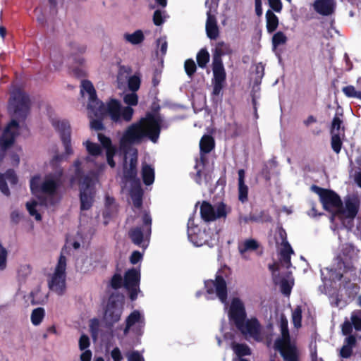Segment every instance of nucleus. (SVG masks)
Segmentation results:
<instances>
[{
  "label": "nucleus",
  "instance_id": "5fc2aeb1",
  "mask_svg": "<svg viewBox=\"0 0 361 361\" xmlns=\"http://www.w3.org/2000/svg\"><path fill=\"white\" fill-rule=\"evenodd\" d=\"M7 255L6 249L0 243V270H4L6 267Z\"/></svg>",
  "mask_w": 361,
  "mask_h": 361
},
{
  "label": "nucleus",
  "instance_id": "a19ab883",
  "mask_svg": "<svg viewBox=\"0 0 361 361\" xmlns=\"http://www.w3.org/2000/svg\"><path fill=\"white\" fill-rule=\"evenodd\" d=\"M209 54L206 49H202L197 54V62L199 67L204 68L209 61Z\"/></svg>",
  "mask_w": 361,
  "mask_h": 361
},
{
  "label": "nucleus",
  "instance_id": "774afa93",
  "mask_svg": "<svg viewBox=\"0 0 361 361\" xmlns=\"http://www.w3.org/2000/svg\"><path fill=\"white\" fill-rule=\"evenodd\" d=\"M92 353L90 350H85L80 355L81 361H91Z\"/></svg>",
  "mask_w": 361,
  "mask_h": 361
},
{
  "label": "nucleus",
  "instance_id": "39448f33",
  "mask_svg": "<svg viewBox=\"0 0 361 361\" xmlns=\"http://www.w3.org/2000/svg\"><path fill=\"white\" fill-rule=\"evenodd\" d=\"M81 97L87 102V114L92 117L100 116L109 112L111 119L115 123L130 122L134 110L130 107L121 106V103L116 99H111L104 104L97 99L93 85L89 80H82L80 85Z\"/></svg>",
  "mask_w": 361,
  "mask_h": 361
},
{
  "label": "nucleus",
  "instance_id": "69168bd1",
  "mask_svg": "<svg viewBox=\"0 0 361 361\" xmlns=\"http://www.w3.org/2000/svg\"><path fill=\"white\" fill-rule=\"evenodd\" d=\"M238 221H239V224L242 225V224H248L251 221H255L256 218L252 214H249V215H246V216H240Z\"/></svg>",
  "mask_w": 361,
  "mask_h": 361
},
{
  "label": "nucleus",
  "instance_id": "4468645a",
  "mask_svg": "<svg viewBox=\"0 0 361 361\" xmlns=\"http://www.w3.org/2000/svg\"><path fill=\"white\" fill-rule=\"evenodd\" d=\"M66 259L61 255L56 268L48 279V286L51 290L58 295H62L66 288Z\"/></svg>",
  "mask_w": 361,
  "mask_h": 361
},
{
  "label": "nucleus",
  "instance_id": "5701e85b",
  "mask_svg": "<svg viewBox=\"0 0 361 361\" xmlns=\"http://www.w3.org/2000/svg\"><path fill=\"white\" fill-rule=\"evenodd\" d=\"M317 13L322 16H331L335 11L336 2L335 0H316L313 4Z\"/></svg>",
  "mask_w": 361,
  "mask_h": 361
},
{
  "label": "nucleus",
  "instance_id": "2eb2a0df",
  "mask_svg": "<svg viewBox=\"0 0 361 361\" xmlns=\"http://www.w3.org/2000/svg\"><path fill=\"white\" fill-rule=\"evenodd\" d=\"M231 211V207L224 202L212 205L207 202H203L200 206L201 217L206 222L225 219Z\"/></svg>",
  "mask_w": 361,
  "mask_h": 361
},
{
  "label": "nucleus",
  "instance_id": "a18cd8bd",
  "mask_svg": "<svg viewBox=\"0 0 361 361\" xmlns=\"http://www.w3.org/2000/svg\"><path fill=\"white\" fill-rule=\"evenodd\" d=\"M286 40L287 37L283 32L279 31L275 33L272 37L274 49H275L278 46L285 44Z\"/></svg>",
  "mask_w": 361,
  "mask_h": 361
},
{
  "label": "nucleus",
  "instance_id": "e433bc0d",
  "mask_svg": "<svg viewBox=\"0 0 361 361\" xmlns=\"http://www.w3.org/2000/svg\"><path fill=\"white\" fill-rule=\"evenodd\" d=\"M214 147V141L209 135H204L200 142L201 153H209Z\"/></svg>",
  "mask_w": 361,
  "mask_h": 361
},
{
  "label": "nucleus",
  "instance_id": "393cba45",
  "mask_svg": "<svg viewBox=\"0 0 361 361\" xmlns=\"http://www.w3.org/2000/svg\"><path fill=\"white\" fill-rule=\"evenodd\" d=\"M98 139L103 145L104 147L106 149V160L109 165L114 168L116 165L113 157L115 154V148L111 145V140L102 135V133H98Z\"/></svg>",
  "mask_w": 361,
  "mask_h": 361
},
{
  "label": "nucleus",
  "instance_id": "7ed1b4c3",
  "mask_svg": "<svg viewBox=\"0 0 361 361\" xmlns=\"http://www.w3.org/2000/svg\"><path fill=\"white\" fill-rule=\"evenodd\" d=\"M311 190L319 195L324 209L332 213V223L337 224V221H339L343 227L352 228L360 207V201L357 197H346L343 204L340 197L331 190L316 185L312 186Z\"/></svg>",
  "mask_w": 361,
  "mask_h": 361
},
{
  "label": "nucleus",
  "instance_id": "58836bf2",
  "mask_svg": "<svg viewBox=\"0 0 361 361\" xmlns=\"http://www.w3.org/2000/svg\"><path fill=\"white\" fill-rule=\"evenodd\" d=\"M45 315V311L42 307H37L32 310L31 314V322L33 325H39L43 320Z\"/></svg>",
  "mask_w": 361,
  "mask_h": 361
},
{
  "label": "nucleus",
  "instance_id": "9d476101",
  "mask_svg": "<svg viewBox=\"0 0 361 361\" xmlns=\"http://www.w3.org/2000/svg\"><path fill=\"white\" fill-rule=\"evenodd\" d=\"M188 236L189 240L197 247L206 244L209 247H212L219 239L217 231L207 232L206 228L203 229L199 228L195 225L192 218H190L188 222Z\"/></svg>",
  "mask_w": 361,
  "mask_h": 361
},
{
  "label": "nucleus",
  "instance_id": "f257e3e1",
  "mask_svg": "<svg viewBox=\"0 0 361 361\" xmlns=\"http://www.w3.org/2000/svg\"><path fill=\"white\" fill-rule=\"evenodd\" d=\"M161 124L160 116L147 114L138 122L129 126L120 139V150L123 153V190L129 192L135 208H140L142 205L143 192L140 181L137 178V150L133 145L140 143L145 137L154 143L157 142Z\"/></svg>",
  "mask_w": 361,
  "mask_h": 361
},
{
  "label": "nucleus",
  "instance_id": "ea45409f",
  "mask_svg": "<svg viewBox=\"0 0 361 361\" xmlns=\"http://www.w3.org/2000/svg\"><path fill=\"white\" fill-rule=\"evenodd\" d=\"M232 349L239 357L249 355L251 353L250 348L245 344L233 343Z\"/></svg>",
  "mask_w": 361,
  "mask_h": 361
},
{
  "label": "nucleus",
  "instance_id": "4c0bfd02",
  "mask_svg": "<svg viewBox=\"0 0 361 361\" xmlns=\"http://www.w3.org/2000/svg\"><path fill=\"white\" fill-rule=\"evenodd\" d=\"M231 52L229 47L223 42H218L215 47V51L213 56V60L218 59L219 62L221 61V57L223 55L228 54Z\"/></svg>",
  "mask_w": 361,
  "mask_h": 361
},
{
  "label": "nucleus",
  "instance_id": "f03ea898",
  "mask_svg": "<svg viewBox=\"0 0 361 361\" xmlns=\"http://www.w3.org/2000/svg\"><path fill=\"white\" fill-rule=\"evenodd\" d=\"M56 169L54 172L49 173L43 178L35 176L30 179L32 193L38 197L39 202L32 200L26 203V207L29 214L37 221L42 219L40 209L43 205L52 206L59 201V190L62 184L63 170L61 167Z\"/></svg>",
  "mask_w": 361,
  "mask_h": 361
},
{
  "label": "nucleus",
  "instance_id": "338daca9",
  "mask_svg": "<svg viewBox=\"0 0 361 361\" xmlns=\"http://www.w3.org/2000/svg\"><path fill=\"white\" fill-rule=\"evenodd\" d=\"M352 322H350L349 321H346L343 323L342 325V332L344 335H348L352 332Z\"/></svg>",
  "mask_w": 361,
  "mask_h": 361
},
{
  "label": "nucleus",
  "instance_id": "0eeeda50",
  "mask_svg": "<svg viewBox=\"0 0 361 361\" xmlns=\"http://www.w3.org/2000/svg\"><path fill=\"white\" fill-rule=\"evenodd\" d=\"M280 330L281 336L276 339L274 348L279 352L284 361H299V350L295 341L290 339L288 320L283 317L281 318Z\"/></svg>",
  "mask_w": 361,
  "mask_h": 361
},
{
  "label": "nucleus",
  "instance_id": "412c9836",
  "mask_svg": "<svg viewBox=\"0 0 361 361\" xmlns=\"http://www.w3.org/2000/svg\"><path fill=\"white\" fill-rule=\"evenodd\" d=\"M126 322L124 334H127L130 329H133L137 334H140L145 324L144 314L138 310H134L127 317Z\"/></svg>",
  "mask_w": 361,
  "mask_h": 361
},
{
  "label": "nucleus",
  "instance_id": "c85d7f7f",
  "mask_svg": "<svg viewBox=\"0 0 361 361\" xmlns=\"http://www.w3.org/2000/svg\"><path fill=\"white\" fill-rule=\"evenodd\" d=\"M206 32L208 37L214 39L219 35V29L214 16L207 12V20L206 23Z\"/></svg>",
  "mask_w": 361,
  "mask_h": 361
},
{
  "label": "nucleus",
  "instance_id": "6e6552de",
  "mask_svg": "<svg viewBox=\"0 0 361 361\" xmlns=\"http://www.w3.org/2000/svg\"><path fill=\"white\" fill-rule=\"evenodd\" d=\"M333 229L334 231H336V229L338 230V239L341 242V250L345 258H341V262L338 263V271L329 269L328 268H326L324 269H322L321 272L322 276L323 277V276L324 275V272L326 271L330 275L329 280L335 281L341 280V279L343 277V274L347 272V270H350L351 266L349 264L347 260L348 258L350 259L352 257V255L354 253V247L350 243H343L341 238V234H348L350 229L343 227L342 226H341V228L336 226L335 228H333Z\"/></svg>",
  "mask_w": 361,
  "mask_h": 361
},
{
  "label": "nucleus",
  "instance_id": "aec40b11",
  "mask_svg": "<svg viewBox=\"0 0 361 361\" xmlns=\"http://www.w3.org/2000/svg\"><path fill=\"white\" fill-rule=\"evenodd\" d=\"M228 314L229 319L235 326L240 324L246 318V312L243 302L238 298H233Z\"/></svg>",
  "mask_w": 361,
  "mask_h": 361
},
{
  "label": "nucleus",
  "instance_id": "13d9d810",
  "mask_svg": "<svg viewBox=\"0 0 361 361\" xmlns=\"http://www.w3.org/2000/svg\"><path fill=\"white\" fill-rule=\"evenodd\" d=\"M113 198L107 197L106 200V209L103 214L104 217L110 215L109 211L115 209L114 202Z\"/></svg>",
  "mask_w": 361,
  "mask_h": 361
},
{
  "label": "nucleus",
  "instance_id": "bb28decb",
  "mask_svg": "<svg viewBox=\"0 0 361 361\" xmlns=\"http://www.w3.org/2000/svg\"><path fill=\"white\" fill-rule=\"evenodd\" d=\"M342 92L348 98L361 100V77L357 79L356 86L347 85L342 88Z\"/></svg>",
  "mask_w": 361,
  "mask_h": 361
},
{
  "label": "nucleus",
  "instance_id": "423d86ee",
  "mask_svg": "<svg viewBox=\"0 0 361 361\" xmlns=\"http://www.w3.org/2000/svg\"><path fill=\"white\" fill-rule=\"evenodd\" d=\"M82 162L76 160L72 166L74 170V176L71 181H78L80 185V200L81 211L89 210L94 201L95 188L94 186L98 182V174L95 171H91L84 175L82 170Z\"/></svg>",
  "mask_w": 361,
  "mask_h": 361
},
{
  "label": "nucleus",
  "instance_id": "8fccbe9b",
  "mask_svg": "<svg viewBox=\"0 0 361 361\" xmlns=\"http://www.w3.org/2000/svg\"><path fill=\"white\" fill-rule=\"evenodd\" d=\"M302 310L298 306L292 312V320L295 328L301 326Z\"/></svg>",
  "mask_w": 361,
  "mask_h": 361
},
{
  "label": "nucleus",
  "instance_id": "49530a36",
  "mask_svg": "<svg viewBox=\"0 0 361 361\" xmlns=\"http://www.w3.org/2000/svg\"><path fill=\"white\" fill-rule=\"evenodd\" d=\"M123 101L126 104L128 105V107H130L133 109V108L130 106H135L137 104L138 97H137V94L135 92H133L131 93L125 94L123 97ZM121 106L122 108L124 107V106H122L121 104Z\"/></svg>",
  "mask_w": 361,
  "mask_h": 361
},
{
  "label": "nucleus",
  "instance_id": "6e6d98bb",
  "mask_svg": "<svg viewBox=\"0 0 361 361\" xmlns=\"http://www.w3.org/2000/svg\"><path fill=\"white\" fill-rule=\"evenodd\" d=\"M90 345V341L87 335H81L79 339V348L81 351L85 350H89L88 348Z\"/></svg>",
  "mask_w": 361,
  "mask_h": 361
},
{
  "label": "nucleus",
  "instance_id": "c756f323",
  "mask_svg": "<svg viewBox=\"0 0 361 361\" xmlns=\"http://www.w3.org/2000/svg\"><path fill=\"white\" fill-rule=\"evenodd\" d=\"M259 247L258 243L254 239H247L238 245V250L244 259H248L247 253L254 251Z\"/></svg>",
  "mask_w": 361,
  "mask_h": 361
},
{
  "label": "nucleus",
  "instance_id": "6ab92c4d",
  "mask_svg": "<svg viewBox=\"0 0 361 361\" xmlns=\"http://www.w3.org/2000/svg\"><path fill=\"white\" fill-rule=\"evenodd\" d=\"M278 234L281 240L279 248V261L281 265L290 267V257L293 254V250L287 241L286 233L283 228L279 229Z\"/></svg>",
  "mask_w": 361,
  "mask_h": 361
},
{
  "label": "nucleus",
  "instance_id": "e2e57ef3",
  "mask_svg": "<svg viewBox=\"0 0 361 361\" xmlns=\"http://www.w3.org/2000/svg\"><path fill=\"white\" fill-rule=\"evenodd\" d=\"M99 324V320L97 319H92L90 320V329L93 337H95L97 335Z\"/></svg>",
  "mask_w": 361,
  "mask_h": 361
},
{
  "label": "nucleus",
  "instance_id": "9b49d317",
  "mask_svg": "<svg viewBox=\"0 0 361 361\" xmlns=\"http://www.w3.org/2000/svg\"><path fill=\"white\" fill-rule=\"evenodd\" d=\"M51 123L53 126L60 133L64 148L63 154H57L54 157L51 161L54 164L59 161L67 160L68 157L73 154V149L71 145V126L68 121L66 120L52 119Z\"/></svg>",
  "mask_w": 361,
  "mask_h": 361
},
{
  "label": "nucleus",
  "instance_id": "72a5a7b5",
  "mask_svg": "<svg viewBox=\"0 0 361 361\" xmlns=\"http://www.w3.org/2000/svg\"><path fill=\"white\" fill-rule=\"evenodd\" d=\"M142 176L143 182L145 185H149L154 183V169L151 166L147 164H142Z\"/></svg>",
  "mask_w": 361,
  "mask_h": 361
},
{
  "label": "nucleus",
  "instance_id": "20e7f679",
  "mask_svg": "<svg viewBox=\"0 0 361 361\" xmlns=\"http://www.w3.org/2000/svg\"><path fill=\"white\" fill-rule=\"evenodd\" d=\"M29 98L23 90L15 89L11 92L8 111L13 118L0 138V161L4 156L6 149L14 142L16 136L26 128L23 121L29 112Z\"/></svg>",
  "mask_w": 361,
  "mask_h": 361
},
{
  "label": "nucleus",
  "instance_id": "cd10ccee",
  "mask_svg": "<svg viewBox=\"0 0 361 361\" xmlns=\"http://www.w3.org/2000/svg\"><path fill=\"white\" fill-rule=\"evenodd\" d=\"M85 146L86 149L89 154V156L86 158L85 161L88 162H94V159L97 158L102 154V148L96 143L91 142L89 140H87L83 143Z\"/></svg>",
  "mask_w": 361,
  "mask_h": 361
},
{
  "label": "nucleus",
  "instance_id": "a211bd4d",
  "mask_svg": "<svg viewBox=\"0 0 361 361\" xmlns=\"http://www.w3.org/2000/svg\"><path fill=\"white\" fill-rule=\"evenodd\" d=\"M288 269L289 267H286L280 264V261H279L277 263H275L272 265H269V269L272 271L274 281L275 283H279L281 290L283 293V294L286 295H289L292 287L294 284V281L293 277L288 274L286 277L280 279L277 276V272H280L281 269Z\"/></svg>",
  "mask_w": 361,
  "mask_h": 361
},
{
  "label": "nucleus",
  "instance_id": "a878e982",
  "mask_svg": "<svg viewBox=\"0 0 361 361\" xmlns=\"http://www.w3.org/2000/svg\"><path fill=\"white\" fill-rule=\"evenodd\" d=\"M238 200L241 202H245L247 200L248 187L245 183V171L240 169L238 172Z\"/></svg>",
  "mask_w": 361,
  "mask_h": 361
},
{
  "label": "nucleus",
  "instance_id": "c9c22d12",
  "mask_svg": "<svg viewBox=\"0 0 361 361\" xmlns=\"http://www.w3.org/2000/svg\"><path fill=\"white\" fill-rule=\"evenodd\" d=\"M267 29L268 32H273L278 27L279 19L277 16L270 10L266 13Z\"/></svg>",
  "mask_w": 361,
  "mask_h": 361
},
{
  "label": "nucleus",
  "instance_id": "864d4df0",
  "mask_svg": "<svg viewBox=\"0 0 361 361\" xmlns=\"http://www.w3.org/2000/svg\"><path fill=\"white\" fill-rule=\"evenodd\" d=\"M185 71L189 77H191L196 71V64L194 60L190 59L185 61L184 64Z\"/></svg>",
  "mask_w": 361,
  "mask_h": 361
},
{
  "label": "nucleus",
  "instance_id": "680f3d73",
  "mask_svg": "<svg viewBox=\"0 0 361 361\" xmlns=\"http://www.w3.org/2000/svg\"><path fill=\"white\" fill-rule=\"evenodd\" d=\"M264 66L262 63H259L255 66L256 80H260L264 76Z\"/></svg>",
  "mask_w": 361,
  "mask_h": 361
},
{
  "label": "nucleus",
  "instance_id": "de8ad7c7",
  "mask_svg": "<svg viewBox=\"0 0 361 361\" xmlns=\"http://www.w3.org/2000/svg\"><path fill=\"white\" fill-rule=\"evenodd\" d=\"M126 83L130 90L135 92L140 88V78L138 75H134L128 78Z\"/></svg>",
  "mask_w": 361,
  "mask_h": 361
},
{
  "label": "nucleus",
  "instance_id": "b1692460",
  "mask_svg": "<svg viewBox=\"0 0 361 361\" xmlns=\"http://www.w3.org/2000/svg\"><path fill=\"white\" fill-rule=\"evenodd\" d=\"M6 180L11 185H16L18 182L17 176L13 170H8L4 174L0 173V190L5 195H9L10 191Z\"/></svg>",
  "mask_w": 361,
  "mask_h": 361
},
{
  "label": "nucleus",
  "instance_id": "ddd939ff",
  "mask_svg": "<svg viewBox=\"0 0 361 361\" xmlns=\"http://www.w3.org/2000/svg\"><path fill=\"white\" fill-rule=\"evenodd\" d=\"M142 225L133 228L129 231V236L133 243L142 248L148 246L151 234V216L144 212L141 217Z\"/></svg>",
  "mask_w": 361,
  "mask_h": 361
},
{
  "label": "nucleus",
  "instance_id": "37998d69",
  "mask_svg": "<svg viewBox=\"0 0 361 361\" xmlns=\"http://www.w3.org/2000/svg\"><path fill=\"white\" fill-rule=\"evenodd\" d=\"M109 116V112H106L102 115H101L100 116H93L92 117H90L89 115V118H90V126L92 129L94 130H102L103 128V124L102 123V121L101 119L105 116Z\"/></svg>",
  "mask_w": 361,
  "mask_h": 361
},
{
  "label": "nucleus",
  "instance_id": "f704fd0d",
  "mask_svg": "<svg viewBox=\"0 0 361 361\" xmlns=\"http://www.w3.org/2000/svg\"><path fill=\"white\" fill-rule=\"evenodd\" d=\"M130 68L126 66H120L118 76H117V82L119 88H123L125 87L128 78L130 77Z\"/></svg>",
  "mask_w": 361,
  "mask_h": 361
},
{
  "label": "nucleus",
  "instance_id": "09e8293b",
  "mask_svg": "<svg viewBox=\"0 0 361 361\" xmlns=\"http://www.w3.org/2000/svg\"><path fill=\"white\" fill-rule=\"evenodd\" d=\"M350 319L355 329L357 331H361V310L353 312Z\"/></svg>",
  "mask_w": 361,
  "mask_h": 361
},
{
  "label": "nucleus",
  "instance_id": "c03bdc74",
  "mask_svg": "<svg viewBox=\"0 0 361 361\" xmlns=\"http://www.w3.org/2000/svg\"><path fill=\"white\" fill-rule=\"evenodd\" d=\"M342 120L336 116L332 121L331 134L343 135V128L341 127Z\"/></svg>",
  "mask_w": 361,
  "mask_h": 361
},
{
  "label": "nucleus",
  "instance_id": "0e129e2a",
  "mask_svg": "<svg viewBox=\"0 0 361 361\" xmlns=\"http://www.w3.org/2000/svg\"><path fill=\"white\" fill-rule=\"evenodd\" d=\"M270 6L276 12H280L282 9V3L281 0H269Z\"/></svg>",
  "mask_w": 361,
  "mask_h": 361
},
{
  "label": "nucleus",
  "instance_id": "473e14b6",
  "mask_svg": "<svg viewBox=\"0 0 361 361\" xmlns=\"http://www.w3.org/2000/svg\"><path fill=\"white\" fill-rule=\"evenodd\" d=\"M123 39L133 45H137L144 41L145 36L141 30H137L133 33H124Z\"/></svg>",
  "mask_w": 361,
  "mask_h": 361
},
{
  "label": "nucleus",
  "instance_id": "bf43d9fd",
  "mask_svg": "<svg viewBox=\"0 0 361 361\" xmlns=\"http://www.w3.org/2000/svg\"><path fill=\"white\" fill-rule=\"evenodd\" d=\"M113 361H122L123 359L122 353L119 348L115 347L110 353Z\"/></svg>",
  "mask_w": 361,
  "mask_h": 361
},
{
  "label": "nucleus",
  "instance_id": "79ce46f5",
  "mask_svg": "<svg viewBox=\"0 0 361 361\" xmlns=\"http://www.w3.org/2000/svg\"><path fill=\"white\" fill-rule=\"evenodd\" d=\"M168 42L166 37H161L157 40V54L164 56L167 51Z\"/></svg>",
  "mask_w": 361,
  "mask_h": 361
},
{
  "label": "nucleus",
  "instance_id": "603ef678",
  "mask_svg": "<svg viewBox=\"0 0 361 361\" xmlns=\"http://www.w3.org/2000/svg\"><path fill=\"white\" fill-rule=\"evenodd\" d=\"M342 135L331 134V147L336 153H339L341 149V140Z\"/></svg>",
  "mask_w": 361,
  "mask_h": 361
},
{
  "label": "nucleus",
  "instance_id": "4be33fe9",
  "mask_svg": "<svg viewBox=\"0 0 361 361\" xmlns=\"http://www.w3.org/2000/svg\"><path fill=\"white\" fill-rule=\"evenodd\" d=\"M97 259V255L94 254L82 255L76 260V269L82 273L92 271L96 267Z\"/></svg>",
  "mask_w": 361,
  "mask_h": 361
},
{
  "label": "nucleus",
  "instance_id": "f3484780",
  "mask_svg": "<svg viewBox=\"0 0 361 361\" xmlns=\"http://www.w3.org/2000/svg\"><path fill=\"white\" fill-rule=\"evenodd\" d=\"M236 327L246 337L252 338L257 341H261L264 338L261 326L259 322L255 318L250 319H245L243 322L237 325Z\"/></svg>",
  "mask_w": 361,
  "mask_h": 361
},
{
  "label": "nucleus",
  "instance_id": "3c124183",
  "mask_svg": "<svg viewBox=\"0 0 361 361\" xmlns=\"http://www.w3.org/2000/svg\"><path fill=\"white\" fill-rule=\"evenodd\" d=\"M167 16L165 11L156 10L153 16V22L154 25L159 26L163 24L166 19Z\"/></svg>",
  "mask_w": 361,
  "mask_h": 361
},
{
  "label": "nucleus",
  "instance_id": "1a4fd4ad",
  "mask_svg": "<svg viewBox=\"0 0 361 361\" xmlns=\"http://www.w3.org/2000/svg\"><path fill=\"white\" fill-rule=\"evenodd\" d=\"M140 270L133 268L126 272L123 281L121 275L115 274L111 279V286L114 289H117L123 284L129 293L130 299L134 300L137 298V293L140 291Z\"/></svg>",
  "mask_w": 361,
  "mask_h": 361
},
{
  "label": "nucleus",
  "instance_id": "7c9ffc66",
  "mask_svg": "<svg viewBox=\"0 0 361 361\" xmlns=\"http://www.w3.org/2000/svg\"><path fill=\"white\" fill-rule=\"evenodd\" d=\"M213 74L214 81L224 82L226 79V73L222 62H219L218 59L213 60Z\"/></svg>",
  "mask_w": 361,
  "mask_h": 361
},
{
  "label": "nucleus",
  "instance_id": "2f4dec72",
  "mask_svg": "<svg viewBox=\"0 0 361 361\" xmlns=\"http://www.w3.org/2000/svg\"><path fill=\"white\" fill-rule=\"evenodd\" d=\"M355 343L356 338L354 336H349L345 338L344 344L340 351L341 356L343 358H348L352 354Z\"/></svg>",
  "mask_w": 361,
  "mask_h": 361
},
{
  "label": "nucleus",
  "instance_id": "dca6fc26",
  "mask_svg": "<svg viewBox=\"0 0 361 361\" xmlns=\"http://www.w3.org/2000/svg\"><path fill=\"white\" fill-rule=\"evenodd\" d=\"M123 310V297H117L116 299L111 296L104 315V319L108 326H112L118 322L121 317Z\"/></svg>",
  "mask_w": 361,
  "mask_h": 361
},
{
  "label": "nucleus",
  "instance_id": "052dcab7",
  "mask_svg": "<svg viewBox=\"0 0 361 361\" xmlns=\"http://www.w3.org/2000/svg\"><path fill=\"white\" fill-rule=\"evenodd\" d=\"M39 293V289H36L31 293L30 296L32 297V304L42 303L47 299V296H44L43 298H39L37 297V295Z\"/></svg>",
  "mask_w": 361,
  "mask_h": 361
},
{
  "label": "nucleus",
  "instance_id": "4d7b16f0",
  "mask_svg": "<svg viewBox=\"0 0 361 361\" xmlns=\"http://www.w3.org/2000/svg\"><path fill=\"white\" fill-rule=\"evenodd\" d=\"M128 361H145L143 356L138 351H132L127 355Z\"/></svg>",
  "mask_w": 361,
  "mask_h": 361
},
{
  "label": "nucleus",
  "instance_id": "f8f14e48",
  "mask_svg": "<svg viewBox=\"0 0 361 361\" xmlns=\"http://www.w3.org/2000/svg\"><path fill=\"white\" fill-rule=\"evenodd\" d=\"M224 271H219L216 274L215 280H207L204 281V286L207 290V298L214 299L218 298L219 300L227 307V287L224 279Z\"/></svg>",
  "mask_w": 361,
  "mask_h": 361
}]
</instances>
